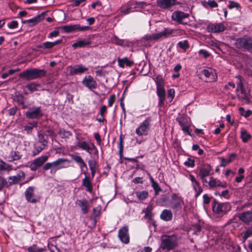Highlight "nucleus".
Here are the masks:
<instances>
[{
  "instance_id": "obj_1",
  "label": "nucleus",
  "mask_w": 252,
  "mask_h": 252,
  "mask_svg": "<svg viewBox=\"0 0 252 252\" xmlns=\"http://www.w3.org/2000/svg\"><path fill=\"white\" fill-rule=\"evenodd\" d=\"M178 244V239L176 235H163L161 239L160 248L164 252H168L176 248Z\"/></svg>"
},
{
  "instance_id": "obj_2",
  "label": "nucleus",
  "mask_w": 252,
  "mask_h": 252,
  "mask_svg": "<svg viewBox=\"0 0 252 252\" xmlns=\"http://www.w3.org/2000/svg\"><path fill=\"white\" fill-rule=\"evenodd\" d=\"M174 30L170 28H164L163 31L158 33H153L145 36L144 38L149 41L158 40L162 37H166L172 34Z\"/></svg>"
},
{
  "instance_id": "obj_3",
  "label": "nucleus",
  "mask_w": 252,
  "mask_h": 252,
  "mask_svg": "<svg viewBox=\"0 0 252 252\" xmlns=\"http://www.w3.org/2000/svg\"><path fill=\"white\" fill-rule=\"evenodd\" d=\"M151 121V117H148L143 122L140 123L139 126L136 129L135 133L139 136L148 135V131L150 129Z\"/></svg>"
},
{
  "instance_id": "obj_4",
  "label": "nucleus",
  "mask_w": 252,
  "mask_h": 252,
  "mask_svg": "<svg viewBox=\"0 0 252 252\" xmlns=\"http://www.w3.org/2000/svg\"><path fill=\"white\" fill-rule=\"evenodd\" d=\"M184 205V200L181 197L179 196L176 193H173L171 195L170 206L174 211V213H177L180 211Z\"/></svg>"
},
{
  "instance_id": "obj_5",
  "label": "nucleus",
  "mask_w": 252,
  "mask_h": 252,
  "mask_svg": "<svg viewBox=\"0 0 252 252\" xmlns=\"http://www.w3.org/2000/svg\"><path fill=\"white\" fill-rule=\"evenodd\" d=\"M236 45L239 48H243L252 54V38L244 37L238 38L236 41Z\"/></svg>"
},
{
  "instance_id": "obj_6",
  "label": "nucleus",
  "mask_w": 252,
  "mask_h": 252,
  "mask_svg": "<svg viewBox=\"0 0 252 252\" xmlns=\"http://www.w3.org/2000/svg\"><path fill=\"white\" fill-rule=\"evenodd\" d=\"M69 160L66 158H58L53 162V168L50 170L51 174H55L57 170L69 166Z\"/></svg>"
},
{
  "instance_id": "obj_7",
  "label": "nucleus",
  "mask_w": 252,
  "mask_h": 252,
  "mask_svg": "<svg viewBox=\"0 0 252 252\" xmlns=\"http://www.w3.org/2000/svg\"><path fill=\"white\" fill-rule=\"evenodd\" d=\"M237 79L236 91L238 92V96L241 101L248 103L249 102V98L244 88L242 79L240 77H238Z\"/></svg>"
},
{
  "instance_id": "obj_8",
  "label": "nucleus",
  "mask_w": 252,
  "mask_h": 252,
  "mask_svg": "<svg viewBox=\"0 0 252 252\" xmlns=\"http://www.w3.org/2000/svg\"><path fill=\"white\" fill-rule=\"evenodd\" d=\"M27 118L30 119H40L43 115L40 107L33 106L30 108L25 113Z\"/></svg>"
},
{
  "instance_id": "obj_9",
  "label": "nucleus",
  "mask_w": 252,
  "mask_h": 252,
  "mask_svg": "<svg viewBox=\"0 0 252 252\" xmlns=\"http://www.w3.org/2000/svg\"><path fill=\"white\" fill-rule=\"evenodd\" d=\"M211 167L209 164H205L200 167L198 176L202 181L204 186H207L208 181L206 177L210 175Z\"/></svg>"
},
{
  "instance_id": "obj_10",
  "label": "nucleus",
  "mask_w": 252,
  "mask_h": 252,
  "mask_svg": "<svg viewBox=\"0 0 252 252\" xmlns=\"http://www.w3.org/2000/svg\"><path fill=\"white\" fill-rule=\"evenodd\" d=\"M35 188L34 187H28L25 191V196L28 202L36 203L39 201V198L35 196L34 192Z\"/></svg>"
},
{
  "instance_id": "obj_11",
  "label": "nucleus",
  "mask_w": 252,
  "mask_h": 252,
  "mask_svg": "<svg viewBox=\"0 0 252 252\" xmlns=\"http://www.w3.org/2000/svg\"><path fill=\"white\" fill-rule=\"evenodd\" d=\"M189 16V15L188 13H185L180 11H177L172 13L171 17L173 21L181 24L186 25L188 22H184V20L186 19H188Z\"/></svg>"
},
{
  "instance_id": "obj_12",
  "label": "nucleus",
  "mask_w": 252,
  "mask_h": 252,
  "mask_svg": "<svg viewBox=\"0 0 252 252\" xmlns=\"http://www.w3.org/2000/svg\"><path fill=\"white\" fill-rule=\"evenodd\" d=\"M82 83L90 90L95 89L97 88V82L91 75L85 76L82 81Z\"/></svg>"
},
{
  "instance_id": "obj_13",
  "label": "nucleus",
  "mask_w": 252,
  "mask_h": 252,
  "mask_svg": "<svg viewBox=\"0 0 252 252\" xmlns=\"http://www.w3.org/2000/svg\"><path fill=\"white\" fill-rule=\"evenodd\" d=\"M88 68L87 67L81 64H76L73 66H69L67 67V70L71 75L83 73L88 70Z\"/></svg>"
},
{
  "instance_id": "obj_14",
  "label": "nucleus",
  "mask_w": 252,
  "mask_h": 252,
  "mask_svg": "<svg viewBox=\"0 0 252 252\" xmlns=\"http://www.w3.org/2000/svg\"><path fill=\"white\" fill-rule=\"evenodd\" d=\"M178 4L179 2L176 0H158L157 1V6L163 9H169Z\"/></svg>"
},
{
  "instance_id": "obj_15",
  "label": "nucleus",
  "mask_w": 252,
  "mask_h": 252,
  "mask_svg": "<svg viewBox=\"0 0 252 252\" xmlns=\"http://www.w3.org/2000/svg\"><path fill=\"white\" fill-rule=\"evenodd\" d=\"M25 178V173L22 171H18L16 175L8 177V181L10 185H15L23 181Z\"/></svg>"
},
{
  "instance_id": "obj_16",
  "label": "nucleus",
  "mask_w": 252,
  "mask_h": 252,
  "mask_svg": "<svg viewBox=\"0 0 252 252\" xmlns=\"http://www.w3.org/2000/svg\"><path fill=\"white\" fill-rule=\"evenodd\" d=\"M127 226H124L119 230V238L121 242L125 244H128L129 242V236Z\"/></svg>"
},
{
  "instance_id": "obj_17",
  "label": "nucleus",
  "mask_w": 252,
  "mask_h": 252,
  "mask_svg": "<svg viewBox=\"0 0 252 252\" xmlns=\"http://www.w3.org/2000/svg\"><path fill=\"white\" fill-rule=\"evenodd\" d=\"M201 73L204 75L206 78L207 82H212L215 80L216 74L215 71L211 68L204 69L201 71Z\"/></svg>"
},
{
  "instance_id": "obj_18",
  "label": "nucleus",
  "mask_w": 252,
  "mask_h": 252,
  "mask_svg": "<svg viewBox=\"0 0 252 252\" xmlns=\"http://www.w3.org/2000/svg\"><path fill=\"white\" fill-rule=\"evenodd\" d=\"M179 125L182 127L183 131L187 134L191 136L189 131V125L188 123V119L186 118H180L177 119Z\"/></svg>"
},
{
  "instance_id": "obj_19",
  "label": "nucleus",
  "mask_w": 252,
  "mask_h": 252,
  "mask_svg": "<svg viewBox=\"0 0 252 252\" xmlns=\"http://www.w3.org/2000/svg\"><path fill=\"white\" fill-rule=\"evenodd\" d=\"M157 93L158 97V106L161 107L164 105L165 98V91L164 87L157 88Z\"/></svg>"
},
{
  "instance_id": "obj_20",
  "label": "nucleus",
  "mask_w": 252,
  "mask_h": 252,
  "mask_svg": "<svg viewBox=\"0 0 252 252\" xmlns=\"http://www.w3.org/2000/svg\"><path fill=\"white\" fill-rule=\"evenodd\" d=\"M46 14V12H43L40 14L35 16V17L30 19L26 20L24 22V23L30 24V26H33L36 25L41 21L44 17L45 15Z\"/></svg>"
},
{
  "instance_id": "obj_21",
  "label": "nucleus",
  "mask_w": 252,
  "mask_h": 252,
  "mask_svg": "<svg viewBox=\"0 0 252 252\" xmlns=\"http://www.w3.org/2000/svg\"><path fill=\"white\" fill-rule=\"evenodd\" d=\"M12 98L14 101L21 105L23 109H26L28 107V105L24 103L25 98L21 94L17 92L15 93L12 95Z\"/></svg>"
},
{
  "instance_id": "obj_22",
  "label": "nucleus",
  "mask_w": 252,
  "mask_h": 252,
  "mask_svg": "<svg viewBox=\"0 0 252 252\" xmlns=\"http://www.w3.org/2000/svg\"><path fill=\"white\" fill-rule=\"evenodd\" d=\"M76 204L81 208L83 214H86L89 212V203L86 199H77L76 201Z\"/></svg>"
},
{
  "instance_id": "obj_23",
  "label": "nucleus",
  "mask_w": 252,
  "mask_h": 252,
  "mask_svg": "<svg viewBox=\"0 0 252 252\" xmlns=\"http://www.w3.org/2000/svg\"><path fill=\"white\" fill-rule=\"evenodd\" d=\"M72 159L78 164L82 172L87 170V165L81 157L75 155L71 156Z\"/></svg>"
},
{
  "instance_id": "obj_24",
  "label": "nucleus",
  "mask_w": 252,
  "mask_h": 252,
  "mask_svg": "<svg viewBox=\"0 0 252 252\" xmlns=\"http://www.w3.org/2000/svg\"><path fill=\"white\" fill-rule=\"evenodd\" d=\"M76 146L79 147L83 150L86 151L89 154H91V152L95 148V146L94 144H92L90 146L86 141L78 142L76 144Z\"/></svg>"
},
{
  "instance_id": "obj_25",
  "label": "nucleus",
  "mask_w": 252,
  "mask_h": 252,
  "mask_svg": "<svg viewBox=\"0 0 252 252\" xmlns=\"http://www.w3.org/2000/svg\"><path fill=\"white\" fill-rule=\"evenodd\" d=\"M62 39H59L54 42H45L37 46V48L51 49L54 46L60 44Z\"/></svg>"
},
{
  "instance_id": "obj_26",
  "label": "nucleus",
  "mask_w": 252,
  "mask_h": 252,
  "mask_svg": "<svg viewBox=\"0 0 252 252\" xmlns=\"http://www.w3.org/2000/svg\"><path fill=\"white\" fill-rule=\"evenodd\" d=\"M92 43L91 40L90 39H83L78 40L76 42L74 43L72 45V47L76 49L78 47L79 48H83L89 45Z\"/></svg>"
},
{
  "instance_id": "obj_27",
  "label": "nucleus",
  "mask_w": 252,
  "mask_h": 252,
  "mask_svg": "<svg viewBox=\"0 0 252 252\" xmlns=\"http://www.w3.org/2000/svg\"><path fill=\"white\" fill-rule=\"evenodd\" d=\"M239 218L244 223H248L252 221V212L250 211L243 212L239 215Z\"/></svg>"
},
{
  "instance_id": "obj_28",
  "label": "nucleus",
  "mask_w": 252,
  "mask_h": 252,
  "mask_svg": "<svg viewBox=\"0 0 252 252\" xmlns=\"http://www.w3.org/2000/svg\"><path fill=\"white\" fill-rule=\"evenodd\" d=\"M34 74L33 68H32L25 70L20 74V76L27 80H31L35 79Z\"/></svg>"
},
{
  "instance_id": "obj_29",
  "label": "nucleus",
  "mask_w": 252,
  "mask_h": 252,
  "mask_svg": "<svg viewBox=\"0 0 252 252\" xmlns=\"http://www.w3.org/2000/svg\"><path fill=\"white\" fill-rule=\"evenodd\" d=\"M160 219L165 221H170L173 218V214L171 210L164 209L160 215Z\"/></svg>"
},
{
  "instance_id": "obj_30",
  "label": "nucleus",
  "mask_w": 252,
  "mask_h": 252,
  "mask_svg": "<svg viewBox=\"0 0 252 252\" xmlns=\"http://www.w3.org/2000/svg\"><path fill=\"white\" fill-rule=\"evenodd\" d=\"M118 63L119 66L122 68H124L125 65L127 66H131L134 63L133 61L129 60L127 57L122 59L118 58Z\"/></svg>"
},
{
  "instance_id": "obj_31",
  "label": "nucleus",
  "mask_w": 252,
  "mask_h": 252,
  "mask_svg": "<svg viewBox=\"0 0 252 252\" xmlns=\"http://www.w3.org/2000/svg\"><path fill=\"white\" fill-rule=\"evenodd\" d=\"M209 32H220V24H209L207 28Z\"/></svg>"
},
{
  "instance_id": "obj_32",
  "label": "nucleus",
  "mask_w": 252,
  "mask_h": 252,
  "mask_svg": "<svg viewBox=\"0 0 252 252\" xmlns=\"http://www.w3.org/2000/svg\"><path fill=\"white\" fill-rule=\"evenodd\" d=\"M22 155L18 151H11L9 156H7L6 158L9 161L16 160L21 158Z\"/></svg>"
},
{
  "instance_id": "obj_33",
  "label": "nucleus",
  "mask_w": 252,
  "mask_h": 252,
  "mask_svg": "<svg viewBox=\"0 0 252 252\" xmlns=\"http://www.w3.org/2000/svg\"><path fill=\"white\" fill-rule=\"evenodd\" d=\"M241 138L244 143H247L251 139L252 136L245 129L242 128L241 130Z\"/></svg>"
},
{
  "instance_id": "obj_34",
  "label": "nucleus",
  "mask_w": 252,
  "mask_h": 252,
  "mask_svg": "<svg viewBox=\"0 0 252 252\" xmlns=\"http://www.w3.org/2000/svg\"><path fill=\"white\" fill-rule=\"evenodd\" d=\"M49 156L47 155L42 156L34 159L33 161L37 166L40 167L47 160Z\"/></svg>"
},
{
  "instance_id": "obj_35",
  "label": "nucleus",
  "mask_w": 252,
  "mask_h": 252,
  "mask_svg": "<svg viewBox=\"0 0 252 252\" xmlns=\"http://www.w3.org/2000/svg\"><path fill=\"white\" fill-rule=\"evenodd\" d=\"M84 173L86 175V172L84 171ZM82 185L85 187L87 189V190L89 192H91L92 190V187L91 185V183L89 180V179L85 175V178L83 179L82 181Z\"/></svg>"
},
{
  "instance_id": "obj_36",
  "label": "nucleus",
  "mask_w": 252,
  "mask_h": 252,
  "mask_svg": "<svg viewBox=\"0 0 252 252\" xmlns=\"http://www.w3.org/2000/svg\"><path fill=\"white\" fill-rule=\"evenodd\" d=\"M35 79L45 76L47 71L44 69L33 68Z\"/></svg>"
},
{
  "instance_id": "obj_37",
  "label": "nucleus",
  "mask_w": 252,
  "mask_h": 252,
  "mask_svg": "<svg viewBox=\"0 0 252 252\" xmlns=\"http://www.w3.org/2000/svg\"><path fill=\"white\" fill-rule=\"evenodd\" d=\"M194 190L195 191V197L198 196L203 191V189L200 185L199 183L197 181L192 184Z\"/></svg>"
},
{
  "instance_id": "obj_38",
  "label": "nucleus",
  "mask_w": 252,
  "mask_h": 252,
  "mask_svg": "<svg viewBox=\"0 0 252 252\" xmlns=\"http://www.w3.org/2000/svg\"><path fill=\"white\" fill-rule=\"evenodd\" d=\"M150 181L152 184V186L154 189L156 195H158L160 191H161V189L159 187L158 184L156 182L152 177L150 178Z\"/></svg>"
},
{
  "instance_id": "obj_39",
  "label": "nucleus",
  "mask_w": 252,
  "mask_h": 252,
  "mask_svg": "<svg viewBox=\"0 0 252 252\" xmlns=\"http://www.w3.org/2000/svg\"><path fill=\"white\" fill-rule=\"evenodd\" d=\"M135 194L140 200H145L148 196V192L146 190L137 191L135 192Z\"/></svg>"
},
{
  "instance_id": "obj_40",
  "label": "nucleus",
  "mask_w": 252,
  "mask_h": 252,
  "mask_svg": "<svg viewBox=\"0 0 252 252\" xmlns=\"http://www.w3.org/2000/svg\"><path fill=\"white\" fill-rule=\"evenodd\" d=\"M28 252H43L45 249L43 248H39L35 244L30 246L28 248Z\"/></svg>"
},
{
  "instance_id": "obj_41",
  "label": "nucleus",
  "mask_w": 252,
  "mask_h": 252,
  "mask_svg": "<svg viewBox=\"0 0 252 252\" xmlns=\"http://www.w3.org/2000/svg\"><path fill=\"white\" fill-rule=\"evenodd\" d=\"M207 184H208L209 187L211 188H216L217 187H220V181L212 177H210V180L209 182H208Z\"/></svg>"
},
{
  "instance_id": "obj_42",
  "label": "nucleus",
  "mask_w": 252,
  "mask_h": 252,
  "mask_svg": "<svg viewBox=\"0 0 252 252\" xmlns=\"http://www.w3.org/2000/svg\"><path fill=\"white\" fill-rule=\"evenodd\" d=\"M62 33H68L73 32V25H65L58 28Z\"/></svg>"
},
{
  "instance_id": "obj_43",
  "label": "nucleus",
  "mask_w": 252,
  "mask_h": 252,
  "mask_svg": "<svg viewBox=\"0 0 252 252\" xmlns=\"http://www.w3.org/2000/svg\"><path fill=\"white\" fill-rule=\"evenodd\" d=\"M38 143L41 145H43V146H46L48 143L47 138V136L44 134L42 133H38Z\"/></svg>"
},
{
  "instance_id": "obj_44",
  "label": "nucleus",
  "mask_w": 252,
  "mask_h": 252,
  "mask_svg": "<svg viewBox=\"0 0 252 252\" xmlns=\"http://www.w3.org/2000/svg\"><path fill=\"white\" fill-rule=\"evenodd\" d=\"M37 126V122L33 121L32 122H29L27 125L24 126V130L28 132H29L32 130L34 127H36Z\"/></svg>"
},
{
  "instance_id": "obj_45",
  "label": "nucleus",
  "mask_w": 252,
  "mask_h": 252,
  "mask_svg": "<svg viewBox=\"0 0 252 252\" xmlns=\"http://www.w3.org/2000/svg\"><path fill=\"white\" fill-rule=\"evenodd\" d=\"M73 32L80 31L84 32L87 31L90 29L89 26H81L79 24L73 25Z\"/></svg>"
},
{
  "instance_id": "obj_46",
  "label": "nucleus",
  "mask_w": 252,
  "mask_h": 252,
  "mask_svg": "<svg viewBox=\"0 0 252 252\" xmlns=\"http://www.w3.org/2000/svg\"><path fill=\"white\" fill-rule=\"evenodd\" d=\"M212 210L214 213L219 214L220 212V205L216 199L214 200V204L212 206Z\"/></svg>"
},
{
  "instance_id": "obj_47",
  "label": "nucleus",
  "mask_w": 252,
  "mask_h": 252,
  "mask_svg": "<svg viewBox=\"0 0 252 252\" xmlns=\"http://www.w3.org/2000/svg\"><path fill=\"white\" fill-rule=\"evenodd\" d=\"M178 45L180 48L185 51L189 48V42L187 40L179 41Z\"/></svg>"
},
{
  "instance_id": "obj_48",
  "label": "nucleus",
  "mask_w": 252,
  "mask_h": 252,
  "mask_svg": "<svg viewBox=\"0 0 252 252\" xmlns=\"http://www.w3.org/2000/svg\"><path fill=\"white\" fill-rule=\"evenodd\" d=\"M39 84L35 83L34 82H32L27 84V88L31 92H34L37 90V87H39Z\"/></svg>"
},
{
  "instance_id": "obj_49",
  "label": "nucleus",
  "mask_w": 252,
  "mask_h": 252,
  "mask_svg": "<svg viewBox=\"0 0 252 252\" xmlns=\"http://www.w3.org/2000/svg\"><path fill=\"white\" fill-rule=\"evenodd\" d=\"M148 4L144 1L142 2H135L133 3H131V5H133V8H144L146 6H147Z\"/></svg>"
},
{
  "instance_id": "obj_50",
  "label": "nucleus",
  "mask_w": 252,
  "mask_h": 252,
  "mask_svg": "<svg viewBox=\"0 0 252 252\" xmlns=\"http://www.w3.org/2000/svg\"><path fill=\"white\" fill-rule=\"evenodd\" d=\"M45 147V146L43 145H36L35 147V150L32 152L33 156H36L40 153Z\"/></svg>"
},
{
  "instance_id": "obj_51",
  "label": "nucleus",
  "mask_w": 252,
  "mask_h": 252,
  "mask_svg": "<svg viewBox=\"0 0 252 252\" xmlns=\"http://www.w3.org/2000/svg\"><path fill=\"white\" fill-rule=\"evenodd\" d=\"M11 165L6 164L5 162L0 161V173L3 170L10 169Z\"/></svg>"
},
{
  "instance_id": "obj_52",
  "label": "nucleus",
  "mask_w": 252,
  "mask_h": 252,
  "mask_svg": "<svg viewBox=\"0 0 252 252\" xmlns=\"http://www.w3.org/2000/svg\"><path fill=\"white\" fill-rule=\"evenodd\" d=\"M235 157V155L231 154L228 159H225L221 158V166H225V165H226L227 163L230 162L232 160V159L234 158Z\"/></svg>"
},
{
  "instance_id": "obj_53",
  "label": "nucleus",
  "mask_w": 252,
  "mask_h": 252,
  "mask_svg": "<svg viewBox=\"0 0 252 252\" xmlns=\"http://www.w3.org/2000/svg\"><path fill=\"white\" fill-rule=\"evenodd\" d=\"M157 88L164 87L162 77L161 75H158L156 78Z\"/></svg>"
},
{
  "instance_id": "obj_54",
  "label": "nucleus",
  "mask_w": 252,
  "mask_h": 252,
  "mask_svg": "<svg viewBox=\"0 0 252 252\" xmlns=\"http://www.w3.org/2000/svg\"><path fill=\"white\" fill-rule=\"evenodd\" d=\"M231 209V206L229 203H221V212L226 213Z\"/></svg>"
},
{
  "instance_id": "obj_55",
  "label": "nucleus",
  "mask_w": 252,
  "mask_h": 252,
  "mask_svg": "<svg viewBox=\"0 0 252 252\" xmlns=\"http://www.w3.org/2000/svg\"><path fill=\"white\" fill-rule=\"evenodd\" d=\"M198 54L202 56L205 59H207L210 56V54L204 49H200L198 51Z\"/></svg>"
},
{
  "instance_id": "obj_56",
  "label": "nucleus",
  "mask_w": 252,
  "mask_h": 252,
  "mask_svg": "<svg viewBox=\"0 0 252 252\" xmlns=\"http://www.w3.org/2000/svg\"><path fill=\"white\" fill-rule=\"evenodd\" d=\"M252 236V227L249 228L244 234L243 238L245 240Z\"/></svg>"
},
{
  "instance_id": "obj_57",
  "label": "nucleus",
  "mask_w": 252,
  "mask_h": 252,
  "mask_svg": "<svg viewBox=\"0 0 252 252\" xmlns=\"http://www.w3.org/2000/svg\"><path fill=\"white\" fill-rule=\"evenodd\" d=\"M175 91L173 89H170L167 92V97L170 98L169 101L171 102L174 97Z\"/></svg>"
},
{
  "instance_id": "obj_58",
  "label": "nucleus",
  "mask_w": 252,
  "mask_h": 252,
  "mask_svg": "<svg viewBox=\"0 0 252 252\" xmlns=\"http://www.w3.org/2000/svg\"><path fill=\"white\" fill-rule=\"evenodd\" d=\"M184 164L186 166L193 167L195 165L194 160L189 158L188 160L184 162Z\"/></svg>"
},
{
  "instance_id": "obj_59",
  "label": "nucleus",
  "mask_w": 252,
  "mask_h": 252,
  "mask_svg": "<svg viewBox=\"0 0 252 252\" xmlns=\"http://www.w3.org/2000/svg\"><path fill=\"white\" fill-rule=\"evenodd\" d=\"M101 210L100 206H98L95 208H94L93 210V213L94 216L96 218L99 215L100 212Z\"/></svg>"
},
{
  "instance_id": "obj_60",
  "label": "nucleus",
  "mask_w": 252,
  "mask_h": 252,
  "mask_svg": "<svg viewBox=\"0 0 252 252\" xmlns=\"http://www.w3.org/2000/svg\"><path fill=\"white\" fill-rule=\"evenodd\" d=\"M228 7L229 9H232L235 7L238 9L240 7V5L239 3L234 1H229V4L228 5Z\"/></svg>"
},
{
  "instance_id": "obj_61",
  "label": "nucleus",
  "mask_w": 252,
  "mask_h": 252,
  "mask_svg": "<svg viewBox=\"0 0 252 252\" xmlns=\"http://www.w3.org/2000/svg\"><path fill=\"white\" fill-rule=\"evenodd\" d=\"M18 23L17 21H12L7 24V26L10 29H14L18 26Z\"/></svg>"
},
{
  "instance_id": "obj_62",
  "label": "nucleus",
  "mask_w": 252,
  "mask_h": 252,
  "mask_svg": "<svg viewBox=\"0 0 252 252\" xmlns=\"http://www.w3.org/2000/svg\"><path fill=\"white\" fill-rule=\"evenodd\" d=\"M17 111V107H13L8 110V114L9 116H14Z\"/></svg>"
},
{
  "instance_id": "obj_63",
  "label": "nucleus",
  "mask_w": 252,
  "mask_h": 252,
  "mask_svg": "<svg viewBox=\"0 0 252 252\" xmlns=\"http://www.w3.org/2000/svg\"><path fill=\"white\" fill-rule=\"evenodd\" d=\"M90 170L96 169V162L94 160H90L88 162Z\"/></svg>"
},
{
  "instance_id": "obj_64",
  "label": "nucleus",
  "mask_w": 252,
  "mask_h": 252,
  "mask_svg": "<svg viewBox=\"0 0 252 252\" xmlns=\"http://www.w3.org/2000/svg\"><path fill=\"white\" fill-rule=\"evenodd\" d=\"M53 168V162H47L46 163L43 167V169L44 170H47L48 169H52Z\"/></svg>"
}]
</instances>
